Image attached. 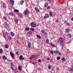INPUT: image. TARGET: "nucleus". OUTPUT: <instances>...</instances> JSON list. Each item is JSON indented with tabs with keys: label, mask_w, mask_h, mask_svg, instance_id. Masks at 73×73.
I'll return each instance as SVG.
<instances>
[{
	"label": "nucleus",
	"mask_w": 73,
	"mask_h": 73,
	"mask_svg": "<svg viewBox=\"0 0 73 73\" xmlns=\"http://www.w3.org/2000/svg\"><path fill=\"white\" fill-rule=\"evenodd\" d=\"M30 30L32 31H35V29L32 27H31L30 29Z\"/></svg>",
	"instance_id": "c756f323"
},
{
	"label": "nucleus",
	"mask_w": 73,
	"mask_h": 73,
	"mask_svg": "<svg viewBox=\"0 0 73 73\" xmlns=\"http://www.w3.org/2000/svg\"><path fill=\"white\" fill-rule=\"evenodd\" d=\"M29 12L28 11V9H26V10H25L23 12V13L25 15H29Z\"/></svg>",
	"instance_id": "f257e3e1"
},
{
	"label": "nucleus",
	"mask_w": 73,
	"mask_h": 73,
	"mask_svg": "<svg viewBox=\"0 0 73 73\" xmlns=\"http://www.w3.org/2000/svg\"><path fill=\"white\" fill-rule=\"evenodd\" d=\"M49 14L47 13L45 14V16L44 17V19H47V18H49Z\"/></svg>",
	"instance_id": "7ed1b4c3"
},
{
	"label": "nucleus",
	"mask_w": 73,
	"mask_h": 73,
	"mask_svg": "<svg viewBox=\"0 0 73 73\" xmlns=\"http://www.w3.org/2000/svg\"><path fill=\"white\" fill-rule=\"evenodd\" d=\"M71 20H72V21H73V17L72 18Z\"/></svg>",
	"instance_id": "13d9d810"
},
{
	"label": "nucleus",
	"mask_w": 73,
	"mask_h": 73,
	"mask_svg": "<svg viewBox=\"0 0 73 73\" xmlns=\"http://www.w3.org/2000/svg\"><path fill=\"white\" fill-rule=\"evenodd\" d=\"M18 15L20 18H23V15H22L20 14H19Z\"/></svg>",
	"instance_id": "412c9836"
},
{
	"label": "nucleus",
	"mask_w": 73,
	"mask_h": 73,
	"mask_svg": "<svg viewBox=\"0 0 73 73\" xmlns=\"http://www.w3.org/2000/svg\"><path fill=\"white\" fill-rule=\"evenodd\" d=\"M12 36H8L9 40H12Z\"/></svg>",
	"instance_id": "cd10ccee"
},
{
	"label": "nucleus",
	"mask_w": 73,
	"mask_h": 73,
	"mask_svg": "<svg viewBox=\"0 0 73 73\" xmlns=\"http://www.w3.org/2000/svg\"><path fill=\"white\" fill-rule=\"evenodd\" d=\"M16 54H17L18 55H19V51H17L16 52Z\"/></svg>",
	"instance_id": "de8ad7c7"
},
{
	"label": "nucleus",
	"mask_w": 73,
	"mask_h": 73,
	"mask_svg": "<svg viewBox=\"0 0 73 73\" xmlns=\"http://www.w3.org/2000/svg\"><path fill=\"white\" fill-rule=\"evenodd\" d=\"M9 3L10 4H11V5H13L14 1H13V0H10L9 2Z\"/></svg>",
	"instance_id": "39448f33"
},
{
	"label": "nucleus",
	"mask_w": 73,
	"mask_h": 73,
	"mask_svg": "<svg viewBox=\"0 0 73 73\" xmlns=\"http://www.w3.org/2000/svg\"><path fill=\"white\" fill-rule=\"evenodd\" d=\"M56 59L57 60H59L60 59V57H58L56 58Z\"/></svg>",
	"instance_id": "4c0bfd02"
},
{
	"label": "nucleus",
	"mask_w": 73,
	"mask_h": 73,
	"mask_svg": "<svg viewBox=\"0 0 73 73\" xmlns=\"http://www.w3.org/2000/svg\"><path fill=\"white\" fill-rule=\"evenodd\" d=\"M48 5V3H46L44 5V7H47Z\"/></svg>",
	"instance_id": "a878e982"
},
{
	"label": "nucleus",
	"mask_w": 73,
	"mask_h": 73,
	"mask_svg": "<svg viewBox=\"0 0 73 73\" xmlns=\"http://www.w3.org/2000/svg\"><path fill=\"white\" fill-rule=\"evenodd\" d=\"M50 45H51V46H52L53 48H54L56 46L55 44H53L52 42H51L50 43Z\"/></svg>",
	"instance_id": "9b49d317"
},
{
	"label": "nucleus",
	"mask_w": 73,
	"mask_h": 73,
	"mask_svg": "<svg viewBox=\"0 0 73 73\" xmlns=\"http://www.w3.org/2000/svg\"><path fill=\"white\" fill-rule=\"evenodd\" d=\"M62 61H65V59L64 57H62Z\"/></svg>",
	"instance_id": "e433bc0d"
},
{
	"label": "nucleus",
	"mask_w": 73,
	"mask_h": 73,
	"mask_svg": "<svg viewBox=\"0 0 73 73\" xmlns=\"http://www.w3.org/2000/svg\"><path fill=\"white\" fill-rule=\"evenodd\" d=\"M46 60L47 61H50V58L48 57L47 58Z\"/></svg>",
	"instance_id": "c9c22d12"
},
{
	"label": "nucleus",
	"mask_w": 73,
	"mask_h": 73,
	"mask_svg": "<svg viewBox=\"0 0 73 73\" xmlns=\"http://www.w3.org/2000/svg\"><path fill=\"white\" fill-rule=\"evenodd\" d=\"M41 32H42V33L43 34H44V33L45 32V30H42L41 31Z\"/></svg>",
	"instance_id": "f704fd0d"
},
{
	"label": "nucleus",
	"mask_w": 73,
	"mask_h": 73,
	"mask_svg": "<svg viewBox=\"0 0 73 73\" xmlns=\"http://www.w3.org/2000/svg\"><path fill=\"white\" fill-rule=\"evenodd\" d=\"M20 60H24V58H23V56L22 55H21L19 57Z\"/></svg>",
	"instance_id": "9d476101"
},
{
	"label": "nucleus",
	"mask_w": 73,
	"mask_h": 73,
	"mask_svg": "<svg viewBox=\"0 0 73 73\" xmlns=\"http://www.w3.org/2000/svg\"><path fill=\"white\" fill-rule=\"evenodd\" d=\"M72 68L71 72H73V66H72Z\"/></svg>",
	"instance_id": "a19ab883"
},
{
	"label": "nucleus",
	"mask_w": 73,
	"mask_h": 73,
	"mask_svg": "<svg viewBox=\"0 0 73 73\" xmlns=\"http://www.w3.org/2000/svg\"><path fill=\"white\" fill-rule=\"evenodd\" d=\"M46 42L47 44H49V40L48 39H47L46 40Z\"/></svg>",
	"instance_id": "473e14b6"
},
{
	"label": "nucleus",
	"mask_w": 73,
	"mask_h": 73,
	"mask_svg": "<svg viewBox=\"0 0 73 73\" xmlns=\"http://www.w3.org/2000/svg\"><path fill=\"white\" fill-rule=\"evenodd\" d=\"M10 34L11 36L12 37H13V36H15V33H13V32L11 31L10 32Z\"/></svg>",
	"instance_id": "1a4fd4ad"
},
{
	"label": "nucleus",
	"mask_w": 73,
	"mask_h": 73,
	"mask_svg": "<svg viewBox=\"0 0 73 73\" xmlns=\"http://www.w3.org/2000/svg\"><path fill=\"white\" fill-rule=\"evenodd\" d=\"M31 56L32 57H35V55H32Z\"/></svg>",
	"instance_id": "864d4df0"
},
{
	"label": "nucleus",
	"mask_w": 73,
	"mask_h": 73,
	"mask_svg": "<svg viewBox=\"0 0 73 73\" xmlns=\"http://www.w3.org/2000/svg\"><path fill=\"white\" fill-rule=\"evenodd\" d=\"M50 52L51 54H54L53 52L52 51H50Z\"/></svg>",
	"instance_id": "ea45409f"
},
{
	"label": "nucleus",
	"mask_w": 73,
	"mask_h": 73,
	"mask_svg": "<svg viewBox=\"0 0 73 73\" xmlns=\"http://www.w3.org/2000/svg\"><path fill=\"white\" fill-rule=\"evenodd\" d=\"M9 15H10V16H15V15L12 12L9 13Z\"/></svg>",
	"instance_id": "0eeeda50"
},
{
	"label": "nucleus",
	"mask_w": 73,
	"mask_h": 73,
	"mask_svg": "<svg viewBox=\"0 0 73 73\" xmlns=\"http://www.w3.org/2000/svg\"><path fill=\"white\" fill-rule=\"evenodd\" d=\"M28 34H30V35H32V31H29L28 33Z\"/></svg>",
	"instance_id": "bb28decb"
},
{
	"label": "nucleus",
	"mask_w": 73,
	"mask_h": 73,
	"mask_svg": "<svg viewBox=\"0 0 73 73\" xmlns=\"http://www.w3.org/2000/svg\"><path fill=\"white\" fill-rule=\"evenodd\" d=\"M28 47L29 48V49H30V48L31 47V43H30V42H29L28 43Z\"/></svg>",
	"instance_id": "ddd939ff"
},
{
	"label": "nucleus",
	"mask_w": 73,
	"mask_h": 73,
	"mask_svg": "<svg viewBox=\"0 0 73 73\" xmlns=\"http://www.w3.org/2000/svg\"><path fill=\"white\" fill-rule=\"evenodd\" d=\"M55 23H58V19H56L55 21Z\"/></svg>",
	"instance_id": "58836bf2"
},
{
	"label": "nucleus",
	"mask_w": 73,
	"mask_h": 73,
	"mask_svg": "<svg viewBox=\"0 0 73 73\" xmlns=\"http://www.w3.org/2000/svg\"><path fill=\"white\" fill-rule=\"evenodd\" d=\"M64 23H68V22H67V21H64Z\"/></svg>",
	"instance_id": "4d7b16f0"
},
{
	"label": "nucleus",
	"mask_w": 73,
	"mask_h": 73,
	"mask_svg": "<svg viewBox=\"0 0 73 73\" xmlns=\"http://www.w3.org/2000/svg\"><path fill=\"white\" fill-rule=\"evenodd\" d=\"M48 68L49 69H51V67H48Z\"/></svg>",
	"instance_id": "5fc2aeb1"
},
{
	"label": "nucleus",
	"mask_w": 73,
	"mask_h": 73,
	"mask_svg": "<svg viewBox=\"0 0 73 73\" xmlns=\"http://www.w3.org/2000/svg\"><path fill=\"white\" fill-rule=\"evenodd\" d=\"M43 34V35H44V36L45 37H46V36L48 35V34L46 32H45Z\"/></svg>",
	"instance_id": "4468645a"
},
{
	"label": "nucleus",
	"mask_w": 73,
	"mask_h": 73,
	"mask_svg": "<svg viewBox=\"0 0 73 73\" xmlns=\"http://www.w3.org/2000/svg\"><path fill=\"white\" fill-rule=\"evenodd\" d=\"M69 29H66V32H69Z\"/></svg>",
	"instance_id": "a18cd8bd"
},
{
	"label": "nucleus",
	"mask_w": 73,
	"mask_h": 73,
	"mask_svg": "<svg viewBox=\"0 0 73 73\" xmlns=\"http://www.w3.org/2000/svg\"><path fill=\"white\" fill-rule=\"evenodd\" d=\"M38 61L39 62H41V59H39L38 60Z\"/></svg>",
	"instance_id": "37998d69"
},
{
	"label": "nucleus",
	"mask_w": 73,
	"mask_h": 73,
	"mask_svg": "<svg viewBox=\"0 0 73 73\" xmlns=\"http://www.w3.org/2000/svg\"><path fill=\"white\" fill-rule=\"evenodd\" d=\"M50 6H48L47 8V9H50Z\"/></svg>",
	"instance_id": "8fccbe9b"
},
{
	"label": "nucleus",
	"mask_w": 73,
	"mask_h": 73,
	"mask_svg": "<svg viewBox=\"0 0 73 73\" xmlns=\"http://www.w3.org/2000/svg\"><path fill=\"white\" fill-rule=\"evenodd\" d=\"M2 58L3 60H7V57L5 56H3L2 57Z\"/></svg>",
	"instance_id": "a211bd4d"
},
{
	"label": "nucleus",
	"mask_w": 73,
	"mask_h": 73,
	"mask_svg": "<svg viewBox=\"0 0 73 73\" xmlns=\"http://www.w3.org/2000/svg\"><path fill=\"white\" fill-rule=\"evenodd\" d=\"M5 36H8V33L7 32L5 33Z\"/></svg>",
	"instance_id": "2f4dec72"
},
{
	"label": "nucleus",
	"mask_w": 73,
	"mask_h": 73,
	"mask_svg": "<svg viewBox=\"0 0 73 73\" xmlns=\"http://www.w3.org/2000/svg\"><path fill=\"white\" fill-rule=\"evenodd\" d=\"M18 69L20 71H21V66H18Z\"/></svg>",
	"instance_id": "c85d7f7f"
},
{
	"label": "nucleus",
	"mask_w": 73,
	"mask_h": 73,
	"mask_svg": "<svg viewBox=\"0 0 73 73\" xmlns=\"http://www.w3.org/2000/svg\"><path fill=\"white\" fill-rule=\"evenodd\" d=\"M54 52L55 54H56H56H57V53H59V51L57 50H56L54 51Z\"/></svg>",
	"instance_id": "6e6552de"
},
{
	"label": "nucleus",
	"mask_w": 73,
	"mask_h": 73,
	"mask_svg": "<svg viewBox=\"0 0 73 73\" xmlns=\"http://www.w3.org/2000/svg\"><path fill=\"white\" fill-rule=\"evenodd\" d=\"M32 64H33V65H35V64H36L35 62H33Z\"/></svg>",
	"instance_id": "6e6d98bb"
},
{
	"label": "nucleus",
	"mask_w": 73,
	"mask_h": 73,
	"mask_svg": "<svg viewBox=\"0 0 73 73\" xmlns=\"http://www.w3.org/2000/svg\"><path fill=\"white\" fill-rule=\"evenodd\" d=\"M36 37L37 38H39V39H40L41 38V36H40V35L38 34H37L36 35Z\"/></svg>",
	"instance_id": "2eb2a0df"
},
{
	"label": "nucleus",
	"mask_w": 73,
	"mask_h": 73,
	"mask_svg": "<svg viewBox=\"0 0 73 73\" xmlns=\"http://www.w3.org/2000/svg\"><path fill=\"white\" fill-rule=\"evenodd\" d=\"M49 14L50 16H52V15H53V13H52V12H49Z\"/></svg>",
	"instance_id": "6ab92c4d"
},
{
	"label": "nucleus",
	"mask_w": 73,
	"mask_h": 73,
	"mask_svg": "<svg viewBox=\"0 0 73 73\" xmlns=\"http://www.w3.org/2000/svg\"><path fill=\"white\" fill-rule=\"evenodd\" d=\"M3 37H4V38H5V36H3Z\"/></svg>",
	"instance_id": "69168bd1"
},
{
	"label": "nucleus",
	"mask_w": 73,
	"mask_h": 73,
	"mask_svg": "<svg viewBox=\"0 0 73 73\" xmlns=\"http://www.w3.org/2000/svg\"><path fill=\"white\" fill-rule=\"evenodd\" d=\"M10 64H11V66H13V65H14L13 64V63H10Z\"/></svg>",
	"instance_id": "c03bdc74"
},
{
	"label": "nucleus",
	"mask_w": 73,
	"mask_h": 73,
	"mask_svg": "<svg viewBox=\"0 0 73 73\" xmlns=\"http://www.w3.org/2000/svg\"><path fill=\"white\" fill-rule=\"evenodd\" d=\"M14 11L15 12H19V10L17 9H15Z\"/></svg>",
	"instance_id": "393cba45"
},
{
	"label": "nucleus",
	"mask_w": 73,
	"mask_h": 73,
	"mask_svg": "<svg viewBox=\"0 0 73 73\" xmlns=\"http://www.w3.org/2000/svg\"><path fill=\"white\" fill-rule=\"evenodd\" d=\"M59 41L61 42V43L60 44H60H62L61 43H63L64 42V41H63L62 40H62V38L61 37H60L59 38Z\"/></svg>",
	"instance_id": "423d86ee"
},
{
	"label": "nucleus",
	"mask_w": 73,
	"mask_h": 73,
	"mask_svg": "<svg viewBox=\"0 0 73 73\" xmlns=\"http://www.w3.org/2000/svg\"><path fill=\"white\" fill-rule=\"evenodd\" d=\"M7 61H11V60H7Z\"/></svg>",
	"instance_id": "bf43d9fd"
},
{
	"label": "nucleus",
	"mask_w": 73,
	"mask_h": 73,
	"mask_svg": "<svg viewBox=\"0 0 73 73\" xmlns=\"http://www.w3.org/2000/svg\"><path fill=\"white\" fill-rule=\"evenodd\" d=\"M3 52V50L2 48L0 49V54H1Z\"/></svg>",
	"instance_id": "aec40b11"
},
{
	"label": "nucleus",
	"mask_w": 73,
	"mask_h": 73,
	"mask_svg": "<svg viewBox=\"0 0 73 73\" xmlns=\"http://www.w3.org/2000/svg\"><path fill=\"white\" fill-rule=\"evenodd\" d=\"M35 10L36 12H38V13L40 12V10L38 9V8L36 7L35 8Z\"/></svg>",
	"instance_id": "f8f14e48"
},
{
	"label": "nucleus",
	"mask_w": 73,
	"mask_h": 73,
	"mask_svg": "<svg viewBox=\"0 0 73 73\" xmlns=\"http://www.w3.org/2000/svg\"><path fill=\"white\" fill-rule=\"evenodd\" d=\"M66 24L68 25V27H70V24L69 23H68V22L66 23Z\"/></svg>",
	"instance_id": "4be33fe9"
},
{
	"label": "nucleus",
	"mask_w": 73,
	"mask_h": 73,
	"mask_svg": "<svg viewBox=\"0 0 73 73\" xmlns=\"http://www.w3.org/2000/svg\"><path fill=\"white\" fill-rule=\"evenodd\" d=\"M67 50H68V51H69V49H68Z\"/></svg>",
	"instance_id": "774afa93"
},
{
	"label": "nucleus",
	"mask_w": 73,
	"mask_h": 73,
	"mask_svg": "<svg viewBox=\"0 0 73 73\" xmlns=\"http://www.w3.org/2000/svg\"><path fill=\"white\" fill-rule=\"evenodd\" d=\"M58 54H59V55H61V53L60 52H59L58 53Z\"/></svg>",
	"instance_id": "3c124183"
},
{
	"label": "nucleus",
	"mask_w": 73,
	"mask_h": 73,
	"mask_svg": "<svg viewBox=\"0 0 73 73\" xmlns=\"http://www.w3.org/2000/svg\"><path fill=\"white\" fill-rule=\"evenodd\" d=\"M5 48L6 49H8V46L7 44H5Z\"/></svg>",
	"instance_id": "b1692460"
},
{
	"label": "nucleus",
	"mask_w": 73,
	"mask_h": 73,
	"mask_svg": "<svg viewBox=\"0 0 73 73\" xmlns=\"http://www.w3.org/2000/svg\"><path fill=\"white\" fill-rule=\"evenodd\" d=\"M30 58H31L30 59L31 60H32V57H31Z\"/></svg>",
	"instance_id": "680f3d73"
},
{
	"label": "nucleus",
	"mask_w": 73,
	"mask_h": 73,
	"mask_svg": "<svg viewBox=\"0 0 73 73\" xmlns=\"http://www.w3.org/2000/svg\"><path fill=\"white\" fill-rule=\"evenodd\" d=\"M48 67H51V66L49 64H48Z\"/></svg>",
	"instance_id": "603ef678"
},
{
	"label": "nucleus",
	"mask_w": 73,
	"mask_h": 73,
	"mask_svg": "<svg viewBox=\"0 0 73 73\" xmlns=\"http://www.w3.org/2000/svg\"><path fill=\"white\" fill-rule=\"evenodd\" d=\"M68 72H72V68H69L68 69Z\"/></svg>",
	"instance_id": "72a5a7b5"
},
{
	"label": "nucleus",
	"mask_w": 73,
	"mask_h": 73,
	"mask_svg": "<svg viewBox=\"0 0 73 73\" xmlns=\"http://www.w3.org/2000/svg\"><path fill=\"white\" fill-rule=\"evenodd\" d=\"M10 54L12 58H15V54H13V53L11 52H10Z\"/></svg>",
	"instance_id": "20e7f679"
},
{
	"label": "nucleus",
	"mask_w": 73,
	"mask_h": 73,
	"mask_svg": "<svg viewBox=\"0 0 73 73\" xmlns=\"http://www.w3.org/2000/svg\"><path fill=\"white\" fill-rule=\"evenodd\" d=\"M68 36H69L70 37H71L72 36V35H71V34H69L68 35Z\"/></svg>",
	"instance_id": "09e8293b"
},
{
	"label": "nucleus",
	"mask_w": 73,
	"mask_h": 73,
	"mask_svg": "<svg viewBox=\"0 0 73 73\" xmlns=\"http://www.w3.org/2000/svg\"><path fill=\"white\" fill-rule=\"evenodd\" d=\"M56 69H59V68H56Z\"/></svg>",
	"instance_id": "0e129e2a"
},
{
	"label": "nucleus",
	"mask_w": 73,
	"mask_h": 73,
	"mask_svg": "<svg viewBox=\"0 0 73 73\" xmlns=\"http://www.w3.org/2000/svg\"><path fill=\"white\" fill-rule=\"evenodd\" d=\"M38 70H41V68H38Z\"/></svg>",
	"instance_id": "052dcab7"
},
{
	"label": "nucleus",
	"mask_w": 73,
	"mask_h": 73,
	"mask_svg": "<svg viewBox=\"0 0 73 73\" xmlns=\"http://www.w3.org/2000/svg\"><path fill=\"white\" fill-rule=\"evenodd\" d=\"M24 1L23 0H21V1H20V3L21 4V5H22L23 3H24Z\"/></svg>",
	"instance_id": "5701e85b"
},
{
	"label": "nucleus",
	"mask_w": 73,
	"mask_h": 73,
	"mask_svg": "<svg viewBox=\"0 0 73 73\" xmlns=\"http://www.w3.org/2000/svg\"><path fill=\"white\" fill-rule=\"evenodd\" d=\"M30 29V28L29 27H26L25 28V30L27 31H29V30Z\"/></svg>",
	"instance_id": "f3484780"
},
{
	"label": "nucleus",
	"mask_w": 73,
	"mask_h": 73,
	"mask_svg": "<svg viewBox=\"0 0 73 73\" xmlns=\"http://www.w3.org/2000/svg\"><path fill=\"white\" fill-rule=\"evenodd\" d=\"M30 25L31 27L33 28H35L36 27V23H35L34 22H31L30 23Z\"/></svg>",
	"instance_id": "f03ea898"
},
{
	"label": "nucleus",
	"mask_w": 73,
	"mask_h": 73,
	"mask_svg": "<svg viewBox=\"0 0 73 73\" xmlns=\"http://www.w3.org/2000/svg\"><path fill=\"white\" fill-rule=\"evenodd\" d=\"M14 20L16 23H17V22H18V20L16 19H14Z\"/></svg>",
	"instance_id": "7c9ffc66"
},
{
	"label": "nucleus",
	"mask_w": 73,
	"mask_h": 73,
	"mask_svg": "<svg viewBox=\"0 0 73 73\" xmlns=\"http://www.w3.org/2000/svg\"><path fill=\"white\" fill-rule=\"evenodd\" d=\"M2 6L4 8H6V5L4 3H3V4H2Z\"/></svg>",
	"instance_id": "dca6fc26"
},
{
	"label": "nucleus",
	"mask_w": 73,
	"mask_h": 73,
	"mask_svg": "<svg viewBox=\"0 0 73 73\" xmlns=\"http://www.w3.org/2000/svg\"><path fill=\"white\" fill-rule=\"evenodd\" d=\"M2 19H3V20H7V18H6V17H4Z\"/></svg>",
	"instance_id": "79ce46f5"
},
{
	"label": "nucleus",
	"mask_w": 73,
	"mask_h": 73,
	"mask_svg": "<svg viewBox=\"0 0 73 73\" xmlns=\"http://www.w3.org/2000/svg\"><path fill=\"white\" fill-rule=\"evenodd\" d=\"M11 68L12 70H14V68H13V66H11Z\"/></svg>",
	"instance_id": "49530a36"
},
{
	"label": "nucleus",
	"mask_w": 73,
	"mask_h": 73,
	"mask_svg": "<svg viewBox=\"0 0 73 73\" xmlns=\"http://www.w3.org/2000/svg\"><path fill=\"white\" fill-rule=\"evenodd\" d=\"M48 0V1H50V0Z\"/></svg>",
	"instance_id": "338daca9"
},
{
	"label": "nucleus",
	"mask_w": 73,
	"mask_h": 73,
	"mask_svg": "<svg viewBox=\"0 0 73 73\" xmlns=\"http://www.w3.org/2000/svg\"><path fill=\"white\" fill-rule=\"evenodd\" d=\"M63 41L65 40V38L64 39H63Z\"/></svg>",
	"instance_id": "e2e57ef3"
}]
</instances>
